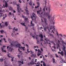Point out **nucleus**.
<instances>
[{
    "mask_svg": "<svg viewBox=\"0 0 66 66\" xmlns=\"http://www.w3.org/2000/svg\"><path fill=\"white\" fill-rule=\"evenodd\" d=\"M14 44L15 45L16 48H17L18 47L20 48V49H23V51H24V48H25V47H20L21 46V45L20 44V43H18L17 41H15L14 42Z\"/></svg>",
    "mask_w": 66,
    "mask_h": 66,
    "instance_id": "obj_1",
    "label": "nucleus"
},
{
    "mask_svg": "<svg viewBox=\"0 0 66 66\" xmlns=\"http://www.w3.org/2000/svg\"><path fill=\"white\" fill-rule=\"evenodd\" d=\"M51 16L49 14L47 15L46 17L48 19V21H51V22H52V24L53 23V24L54 25V21L53 22V21H54V18H52V19L51 20H50Z\"/></svg>",
    "mask_w": 66,
    "mask_h": 66,
    "instance_id": "obj_2",
    "label": "nucleus"
},
{
    "mask_svg": "<svg viewBox=\"0 0 66 66\" xmlns=\"http://www.w3.org/2000/svg\"><path fill=\"white\" fill-rule=\"evenodd\" d=\"M26 9H26H25V11H26V13H26L27 15H28L29 14V11L28 10H27L28 8L27 7H26Z\"/></svg>",
    "mask_w": 66,
    "mask_h": 66,
    "instance_id": "obj_3",
    "label": "nucleus"
},
{
    "mask_svg": "<svg viewBox=\"0 0 66 66\" xmlns=\"http://www.w3.org/2000/svg\"><path fill=\"white\" fill-rule=\"evenodd\" d=\"M32 16H31V18L32 19V20H34V19H33V17L35 18V14L34 13H32Z\"/></svg>",
    "mask_w": 66,
    "mask_h": 66,
    "instance_id": "obj_4",
    "label": "nucleus"
},
{
    "mask_svg": "<svg viewBox=\"0 0 66 66\" xmlns=\"http://www.w3.org/2000/svg\"><path fill=\"white\" fill-rule=\"evenodd\" d=\"M44 22H45V23L46 24V26H47V19L46 18H44Z\"/></svg>",
    "mask_w": 66,
    "mask_h": 66,
    "instance_id": "obj_5",
    "label": "nucleus"
},
{
    "mask_svg": "<svg viewBox=\"0 0 66 66\" xmlns=\"http://www.w3.org/2000/svg\"><path fill=\"white\" fill-rule=\"evenodd\" d=\"M55 26H53V27L52 26H51V27H50V30H52V28H53V30H54V31H55Z\"/></svg>",
    "mask_w": 66,
    "mask_h": 66,
    "instance_id": "obj_6",
    "label": "nucleus"
},
{
    "mask_svg": "<svg viewBox=\"0 0 66 66\" xmlns=\"http://www.w3.org/2000/svg\"><path fill=\"white\" fill-rule=\"evenodd\" d=\"M59 34L58 33V32H56V35H57V37L58 38H59V35L61 37H63V36L62 34Z\"/></svg>",
    "mask_w": 66,
    "mask_h": 66,
    "instance_id": "obj_7",
    "label": "nucleus"
},
{
    "mask_svg": "<svg viewBox=\"0 0 66 66\" xmlns=\"http://www.w3.org/2000/svg\"><path fill=\"white\" fill-rule=\"evenodd\" d=\"M16 5L18 6L17 9H18V13H20V11H19V9L20 7L19 5L17 4H16Z\"/></svg>",
    "mask_w": 66,
    "mask_h": 66,
    "instance_id": "obj_8",
    "label": "nucleus"
},
{
    "mask_svg": "<svg viewBox=\"0 0 66 66\" xmlns=\"http://www.w3.org/2000/svg\"><path fill=\"white\" fill-rule=\"evenodd\" d=\"M14 50V49L13 48H11V47H10L9 48V50H8V51H11V52H12V51H13Z\"/></svg>",
    "mask_w": 66,
    "mask_h": 66,
    "instance_id": "obj_9",
    "label": "nucleus"
},
{
    "mask_svg": "<svg viewBox=\"0 0 66 66\" xmlns=\"http://www.w3.org/2000/svg\"><path fill=\"white\" fill-rule=\"evenodd\" d=\"M34 59H33L32 60H31V62H30V64L31 65H34Z\"/></svg>",
    "mask_w": 66,
    "mask_h": 66,
    "instance_id": "obj_10",
    "label": "nucleus"
},
{
    "mask_svg": "<svg viewBox=\"0 0 66 66\" xmlns=\"http://www.w3.org/2000/svg\"><path fill=\"white\" fill-rule=\"evenodd\" d=\"M2 51L5 52V53H6V50H4V48L3 47H1Z\"/></svg>",
    "mask_w": 66,
    "mask_h": 66,
    "instance_id": "obj_11",
    "label": "nucleus"
},
{
    "mask_svg": "<svg viewBox=\"0 0 66 66\" xmlns=\"http://www.w3.org/2000/svg\"><path fill=\"white\" fill-rule=\"evenodd\" d=\"M63 51H64V52H65L66 51V50H65V46H64V45H63Z\"/></svg>",
    "mask_w": 66,
    "mask_h": 66,
    "instance_id": "obj_12",
    "label": "nucleus"
},
{
    "mask_svg": "<svg viewBox=\"0 0 66 66\" xmlns=\"http://www.w3.org/2000/svg\"><path fill=\"white\" fill-rule=\"evenodd\" d=\"M31 25H32L31 26H35V24H33L32 23V21L31 22Z\"/></svg>",
    "mask_w": 66,
    "mask_h": 66,
    "instance_id": "obj_13",
    "label": "nucleus"
},
{
    "mask_svg": "<svg viewBox=\"0 0 66 66\" xmlns=\"http://www.w3.org/2000/svg\"><path fill=\"white\" fill-rule=\"evenodd\" d=\"M39 36L41 37V38H43V36L42 35V34H40L39 35Z\"/></svg>",
    "mask_w": 66,
    "mask_h": 66,
    "instance_id": "obj_14",
    "label": "nucleus"
},
{
    "mask_svg": "<svg viewBox=\"0 0 66 66\" xmlns=\"http://www.w3.org/2000/svg\"><path fill=\"white\" fill-rule=\"evenodd\" d=\"M1 28H4L5 27V25L4 24H2V25H1V27H0Z\"/></svg>",
    "mask_w": 66,
    "mask_h": 66,
    "instance_id": "obj_15",
    "label": "nucleus"
},
{
    "mask_svg": "<svg viewBox=\"0 0 66 66\" xmlns=\"http://www.w3.org/2000/svg\"><path fill=\"white\" fill-rule=\"evenodd\" d=\"M20 24H21V25H22V26H24L25 27H26V25H25V23L24 22V23H21Z\"/></svg>",
    "mask_w": 66,
    "mask_h": 66,
    "instance_id": "obj_16",
    "label": "nucleus"
},
{
    "mask_svg": "<svg viewBox=\"0 0 66 66\" xmlns=\"http://www.w3.org/2000/svg\"><path fill=\"white\" fill-rule=\"evenodd\" d=\"M38 37H36V39H37V44H39V40H38Z\"/></svg>",
    "mask_w": 66,
    "mask_h": 66,
    "instance_id": "obj_17",
    "label": "nucleus"
},
{
    "mask_svg": "<svg viewBox=\"0 0 66 66\" xmlns=\"http://www.w3.org/2000/svg\"><path fill=\"white\" fill-rule=\"evenodd\" d=\"M4 24L5 26H7L8 25V24L7 22H5Z\"/></svg>",
    "mask_w": 66,
    "mask_h": 66,
    "instance_id": "obj_18",
    "label": "nucleus"
},
{
    "mask_svg": "<svg viewBox=\"0 0 66 66\" xmlns=\"http://www.w3.org/2000/svg\"><path fill=\"white\" fill-rule=\"evenodd\" d=\"M60 54L62 56H63V51H61V53Z\"/></svg>",
    "mask_w": 66,
    "mask_h": 66,
    "instance_id": "obj_19",
    "label": "nucleus"
},
{
    "mask_svg": "<svg viewBox=\"0 0 66 66\" xmlns=\"http://www.w3.org/2000/svg\"><path fill=\"white\" fill-rule=\"evenodd\" d=\"M0 31L1 32V33L2 34H3L4 33V30H0Z\"/></svg>",
    "mask_w": 66,
    "mask_h": 66,
    "instance_id": "obj_20",
    "label": "nucleus"
},
{
    "mask_svg": "<svg viewBox=\"0 0 66 66\" xmlns=\"http://www.w3.org/2000/svg\"><path fill=\"white\" fill-rule=\"evenodd\" d=\"M50 42H51L52 43H53V44H54V46L55 45V44L54 43L53 41H51Z\"/></svg>",
    "mask_w": 66,
    "mask_h": 66,
    "instance_id": "obj_21",
    "label": "nucleus"
},
{
    "mask_svg": "<svg viewBox=\"0 0 66 66\" xmlns=\"http://www.w3.org/2000/svg\"><path fill=\"white\" fill-rule=\"evenodd\" d=\"M53 63H55V59H54L53 58Z\"/></svg>",
    "mask_w": 66,
    "mask_h": 66,
    "instance_id": "obj_22",
    "label": "nucleus"
},
{
    "mask_svg": "<svg viewBox=\"0 0 66 66\" xmlns=\"http://www.w3.org/2000/svg\"><path fill=\"white\" fill-rule=\"evenodd\" d=\"M38 53H39V52L40 54H41L42 53V51H41L40 50H39V49H38Z\"/></svg>",
    "mask_w": 66,
    "mask_h": 66,
    "instance_id": "obj_23",
    "label": "nucleus"
},
{
    "mask_svg": "<svg viewBox=\"0 0 66 66\" xmlns=\"http://www.w3.org/2000/svg\"><path fill=\"white\" fill-rule=\"evenodd\" d=\"M8 40L9 41L10 43H11V41H12V40H11L10 39H8Z\"/></svg>",
    "mask_w": 66,
    "mask_h": 66,
    "instance_id": "obj_24",
    "label": "nucleus"
},
{
    "mask_svg": "<svg viewBox=\"0 0 66 66\" xmlns=\"http://www.w3.org/2000/svg\"><path fill=\"white\" fill-rule=\"evenodd\" d=\"M7 3H6V4H5V6H4V7L5 8V7H7Z\"/></svg>",
    "mask_w": 66,
    "mask_h": 66,
    "instance_id": "obj_25",
    "label": "nucleus"
},
{
    "mask_svg": "<svg viewBox=\"0 0 66 66\" xmlns=\"http://www.w3.org/2000/svg\"><path fill=\"white\" fill-rule=\"evenodd\" d=\"M31 57H32V56H34L35 58H36V55H34V54H32V55H31Z\"/></svg>",
    "mask_w": 66,
    "mask_h": 66,
    "instance_id": "obj_26",
    "label": "nucleus"
},
{
    "mask_svg": "<svg viewBox=\"0 0 66 66\" xmlns=\"http://www.w3.org/2000/svg\"><path fill=\"white\" fill-rule=\"evenodd\" d=\"M43 66H46V64L44 62H43Z\"/></svg>",
    "mask_w": 66,
    "mask_h": 66,
    "instance_id": "obj_27",
    "label": "nucleus"
},
{
    "mask_svg": "<svg viewBox=\"0 0 66 66\" xmlns=\"http://www.w3.org/2000/svg\"><path fill=\"white\" fill-rule=\"evenodd\" d=\"M50 35L53 38H54V36L53 35V34H50Z\"/></svg>",
    "mask_w": 66,
    "mask_h": 66,
    "instance_id": "obj_28",
    "label": "nucleus"
},
{
    "mask_svg": "<svg viewBox=\"0 0 66 66\" xmlns=\"http://www.w3.org/2000/svg\"><path fill=\"white\" fill-rule=\"evenodd\" d=\"M55 55L56 56V58H59V57L57 55V54H55Z\"/></svg>",
    "mask_w": 66,
    "mask_h": 66,
    "instance_id": "obj_29",
    "label": "nucleus"
},
{
    "mask_svg": "<svg viewBox=\"0 0 66 66\" xmlns=\"http://www.w3.org/2000/svg\"><path fill=\"white\" fill-rule=\"evenodd\" d=\"M45 40H46V43H47L48 44V40L46 39H45Z\"/></svg>",
    "mask_w": 66,
    "mask_h": 66,
    "instance_id": "obj_30",
    "label": "nucleus"
},
{
    "mask_svg": "<svg viewBox=\"0 0 66 66\" xmlns=\"http://www.w3.org/2000/svg\"><path fill=\"white\" fill-rule=\"evenodd\" d=\"M11 47H13L14 46V45L12 43H11Z\"/></svg>",
    "mask_w": 66,
    "mask_h": 66,
    "instance_id": "obj_31",
    "label": "nucleus"
},
{
    "mask_svg": "<svg viewBox=\"0 0 66 66\" xmlns=\"http://www.w3.org/2000/svg\"><path fill=\"white\" fill-rule=\"evenodd\" d=\"M14 57H12V59H11V60L12 61H13V60H14Z\"/></svg>",
    "mask_w": 66,
    "mask_h": 66,
    "instance_id": "obj_32",
    "label": "nucleus"
},
{
    "mask_svg": "<svg viewBox=\"0 0 66 66\" xmlns=\"http://www.w3.org/2000/svg\"><path fill=\"white\" fill-rule=\"evenodd\" d=\"M42 55L43 56V60H46V59H45V58H44V56L43 55Z\"/></svg>",
    "mask_w": 66,
    "mask_h": 66,
    "instance_id": "obj_33",
    "label": "nucleus"
},
{
    "mask_svg": "<svg viewBox=\"0 0 66 66\" xmlns=\"http://www.w3.org/2000/svg\"><path fill=\"white\" fill-rule=\"evenodd\" d=\"M18 52H20V53L22 52V51H20L19 48L18 49Z\"/></svg>",
    "mask_w": 66,
    "mask_h": 66,
    "instance_id": "obj_34",
    "label": "nucleus"
},
{
    "mask_svg": "<svg viewBox=\"0 0 66 66\" xmlns=\"http://www.w3.org/2000/svg\"><path fill=\"white\" fill-rule=\"evenodd\" d=\"M28 20V19L27 18H26L24 19V20H26V21H27V20Z\"/></svg>",
    "mask_w": 66,
    "mask_h": 66,
    "instance_id": "obj_35",
    "label": "nucleus"
},
{
    "mask_svg": "<svg viewBox=\"0 0 66 66\" xmlns=\"http://www.w3.org/2000/svg\"><path fill=\"white\" fill-rule=\"evenodd\" d=\"M29 4L31 6H32V3H31V2H30V3H29Z\"/></svg>",
    "mask_w": 66,
    "mask_h": 66,
    "instance_id": "obj_36",
    "label": "nucleus"
},
{
    "mask_svg": "<svg viewBox=\"0 0 66 66\" xmlns=\"http://www.w3.org/2000/svg\"><path fill=\"white\" fill-rule=\"evenodd\" d=\"M50 57H51V58H52V54H50V55L49 56Z\"/></svg>",
    "mask_w": 66,
    "mask_h": 66,
    "instance_id": "obj_37",
    "label": "nucleus"
},
{
    "mask_svg": "<svg viewBox=\"0 0 66 66\" xmlns=\"http://www.w3.org/2000/svg\"><path fill=\"white\" fill-rule=\"evenodd\" d=\"M18 29L17 28H16L15 29V31H18Z\"/></svg>",
    "mask_w": 66,
    "mask_h": 66,
    "instance_id": "obj_38",
    "label": "nucleus"
},
{
    "mask_svg": "<svg viewBox=\"0 0 66 66\" xmlns=\"http://www.w3.org/2000/svg\"><path fill=\"white\" fill-rule=\"evenodd\" d=\"M37 64L38 65H39L40 64V62H37Z\"/></svg>",
    "mask_w": 66,
    "mask_h": 66,
    "instance_id": "obj_39",
    "label": "nucleus"
},
{
    "mask_svg": "<svg viewBox=\"0 0 66 66\" xmlns=\"http://www.w3.org/2000/svg\"><path fill=\"white\" fill-rule=\"evenodd\" d=\"M25 27H26V31H27V30L28 29V28L27 27H26V26H25Z\"/></svg>",
    "mask_w": 66,
    "mask_h": 66,
    "instance_id": "obj_40",
    "label": "nucleus"
},
{
    "mask_svg": "<svg viewBox=\"0 0 66 66\" xmlns=\"http://www.w3.org/2000/svg\"><path fill=\"white\" fill-rule=\"evenodd\" d=\"M43 39L42 38H41V39L40 40V41H43Z\"/></svg>",
    "mask_w": 66,
    "mask_h": 66,
    "instance_id": "obj_41",
    "label": "nucleus"
},
{
    "mask_svg": "<svg viewBox=\"0 0 66 66\" xmlns=\"http://www.w3.org/2000/svg\"><path fill=\"white\" fill-rule=\"evenodd\" d=\"M40 55V53H38L37 55L38 56H39V55Z\"/></svg>",
    "mask_w": 66,
    "mask_h": 66,
    "instance_id": "obj_42",
    "label": "nucleus"
},
{
    "mask_svg": "<svg viewBox=\"0 0 66 66\" xmlns=\"http://www.w3.org/2000/svg\"><path fill=\"white\" fill-rule=\"evenodd\" d=\"M10 10H13V9L12 8V7H10Z\"/></svg>",
    "mask_w": 66,
    "mask_h": 66,
    "instance_id": "obj_43",
    "label": "nucleus"
},
{
    "mask_svg": "<svg viewBox=\"0 0 66 66\" xmlns=\"http://www.w3.org/2000/svg\"><path fill=\"white\" fill-rule=\"evenodd\" d=\"M64 42L63 41V40H62V44H64Z\"/></svg>",
    "mask_w": 66,
    "mask_h": 66,
    "instance_id": "obj_44",
    "label": "nucleus"
},
{
    "mask_svg": "<svg viewBox=\"0 0 66 66\" xmlns=\"http://www.w3.org/2000/svg\"><path fill=\"white\" fill-rule=\"evenodd\" d=\"M37 4L38 5H39L40 4L39 2H37Z\"/></svg>",
    "mask_w": 66,
    "mask_h": 66,
    "instance_id": "obj_45",
    "label": "nucleus"
},
{
    "mask_svg": "<svg viewBox=\"0 0 66 66\" xmlns=\"http://www.w3.org/2000/svg\"><path fill=\"white\" fill-rule=\"evenodd\" d=\"M22 17H23V18H26V17H25V16H23V14H22Z\"/></svg>",
    "mask_w": 66,
    "mask_h": 66,
    "instance_id": "obj_46",
    "label": "nucleus"
},
{
    "mask_svg": "<svg viewBox=\"0 0 66 66\" xmlns=\"http://www.w3.org/2000/svg\"><path fill=\"white\" fill-rule=\"evenodd\" d=\"M63 36L65 38L66 37V36L65 34H63Z\"/></svg>",
    "mask_w": 66,
    "mask_h": 66,
    "instance_id": "obj_47",
    "label": "nucleus"
},
{
    "mask_svg": "<svg viewBox=\"0 0 66 66\" xmlns=\"http://www.w3.org/2000/svg\"><path fill=\"white\" fill-rule=\"evenodd\" d=\"M18 58H20V55H18Z\"/></svg>",
    "mask_w": 66,
    "mask_h": 66,
    "instance_id": "obj_48",
    "label": "nucleus"
},
{
    "mask_svg": "<svg viewBox=\"0 0 66 66\" xmlns=\"http://www.w3.org/2000/svg\"><path fill=\"white\" fill-rule=\"evenodd\" d=\"M21 63L22 64H23V61H22V62H21Z\"/></svg>",
    "mask_w": 66,
    "mask_h": 66,
    "instance_id": "obj_49",
    "label": "nucleus"
},
{
    "mask_svg": "<svg viewBox=\"0 0 66 66\" xmlns=\"http://www.w3.org/2000/svg\"><path fill=\"white\" fill-rule=\"evenodd\" d=\"M0 60H1V62H2V61H3L2 59H1V58H0Z\"/></svg>",
    "mask_w": 66,
    "mask_h": 66,
    "instance_id": "obj_50",
    "label": "nucleus"
},
{
    "mask_svg": "<svg viewBox=\"0 0 66 66\" xmlns=\"http://www.w3.org/2000/svg\"><path fill=\"white\" fill-rule=\"evenodd\" d=\"M37 12L38 14H39V12L38 11H37Z\"/></svg>",
    "mask_w": 66,
    "mask_h": 66,
    "instance_id": "obj_51",
    "label": "nucleus"
},
{
    "mask_svg": "<svg viewBox=\"0 0 66 66\" xmlns=\"http://www.w3.org/2000/svg\"><path fill=\"white\" fill-rule=\"evenodd\" d=\"M30 52H31V54H33V52H32V51H31V50L30 51Z\"/></svg>",
    "mask_w": 66,
    "mask_h": 66,
    "instance_id": "obj_52",
    "label": "nucleus"
},
{
    "mask_svg": "<svg viewBox=\"0 0 66 66\" xmlns=\"http://www.w3.org/2000/svg\"><path fill=\"white\" fill-rule=\"evenodd\" d=\"M15 27H14V28L13 29V30H15Z\"/></svg>",
    "mask_w": 66,
    "mask_h": 66,
    "instance_id": "obj_53",
    "label": "nucleus"
},
{
    "mask_svg": "<svg viewBox=\"0 0 66 66\" xmlns=\"http://www.w3.org/2000/svg\"><path fill=\"white\" fill-rule=\"evenodd\" d=\"M41 51H42V52H43V48H41Z\"/></svg>",
    "mask_w": 66,
    "mask_h": 66,
    "instance_id": "obj_54",
    "label": "nucleus"
},
{
    "mask_svg": "<svg viewBox=\"0 0 66 66\" xmlns=\"http://www.w3.org/2000/svg\"><path fill=\"white\" fill-rule=\"evenodd\" d=\"M54 3L55 4H57V3H56V2H54Z\"/></svg>",
    "mask_w": 66,
    "mask_h": 66,
    "instance_id": "obj_55",
    "label": "nucleus"
},
{
    "mask_svg": "<svg viewBox=\"0 0 66 66\" xmlns=\"http://www.w3.org/2000/svg\"><path fill=\"white\" fill-rule=\"evenodd\" d=\"M47 0H45V4H46V3H47Z\"/></svg>",
    "mask_w": 66,
    "mask_h": 66,
    "instance_id": "obj_56",
    "label": "nucleus"
},
{
    "mask_svg": "<svg viewBox=\"0 0 66 66\" xmlns=\"http://www.w3.org/2000/svg\"><path fill=\"white\" fill-rule=\"evenodd\" d=\"M9 14L10 15H12V14L11 12H10Z\"/></svg>",
    "mask_w": 66,
    "mask_h": 66,
    "instance_id": "obj_57",
    "label": "nucleus"
},
{
    "mask_svg": "<svg viewBox=\"0 0 66 66\" xmlns=\"http://www.w3.org/2000/svg\"><path fill=\"white\" fill-rule=\"evenodd\" d=\"M9 27V29L10 30L11 29V28L10 27V26H9V27Z\"/></svg>",
    "mask_w": 66,
    "mask_h": 66,
    "instance_id": "obj_58",
    "label": "nucleus"
},
{
    "mask_svg": "<svg viewBox=\"0 0 66 66\" xmlns=\"http://www.w3.org/2000/svg\"><path fill=\"white\" fill-rule=\"evenodd\" d=\"M60 40H61L62 41L63 40H62V38H61V37L60 38Z\"/></svg>",
    "mask_w": 66,
    "mask_h": 66,
    "instance_id": "obj_59",
    "label": "nucleus"
},
{
    "mask_svg": "<svg viewBox=\"0 0 66 66\" xmlns=\"http://www.w3.org/2000/svg\"><path fill=\"white\" fill-rule=\"evenodd\" d=\"M42 29H43V27H40V29L41 30H42Z\"/></svg>",
    "mask_w": 66,
    "mask_h": 66,
    "instance_id": "obj_60",
    "label": "nucleus"
},
{
    "mask_svg": "<svg viewBox=\"0 0 66 66\" xmlns=\"http://www.w3.org/2000/svg\"><path fill=\"white\" fill-rule=\"evenodd\" d=\"M58 43L59 44H60V41H59V40H58Z\"/></svg>",
    "mask_w": 66,
    "mask_h": 66,
    "instance_id": "obj_61",
    "label": "nucleus"
},
{
    "mask_svg": "<svg viewBox=\"0 0 66 66\" xmlns=\"http://www.w3.org/2000/svg\"><path fill=\"white\" fill-rule=\"evenodd\" d=\"M6 11L7 12H9V11L8 10H6Z\"/></svg>",
    "mask_w": 66,
    "mask_h": 66,
    "instance_id": "obj_62",
    "label": "nucleus"
},
{
    "mask_svg": "<svg viewBox=\"0 0 66 66\" xmlns=\"http://www.w3.org/2000/svg\"><path fill=\"white\" fill-rule=\"evenodd\" d=\"M44 31H46V29L45 28L44 29Z\"/></svg>",
    "mask_w": 66,
    "mask_h": 66,
    "instance_id": "obj_63",
    "label": "nucleus"
},
{
    "mask_svg": "<svg viewBox=\"0 0 66 66\" xmlns=\"http://www.w3.org/2000/svg\"><path fill=\"white\" fill-rule=\"evenodd\" d=\"M19 2H20V3H22V2H21L20 0H19Z\"/></svg>",
    "mask_w": 66,
    "mask_h": 66,
    "instance_id": "obj_64",
    "label": "nucleus"
}]
</instances>
